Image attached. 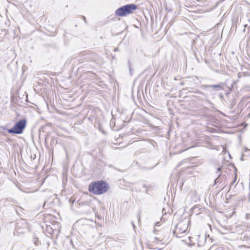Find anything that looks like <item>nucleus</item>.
<instances>
[{"label":"nucleus","mask_w":250,"mask_h":250,"mask_svg":"<svg viewBox=\"0 0 250 250\" xmlns=\"http://www.w3.org/2000/svg\"><path fill=\"white\" fill-rule=\"evenodd\" d=\"M136 8L137 6L135 4H127L117 9L115 11V15L120 17L125 16L132 13V11Z\"/></svg>","instance_id":"obj_2"},{"label":"nucleus","mask_w":250,"mask_h":250,"mask_svg":"<svg viewBox=\"0 0 250 250\" xmlns=\"http://www.w3.org/2000/svg\"><path fill=\"white\" fill-rule=\"evenodd\" d=\"M188 229V223L181 222L176 226L173 233L177 237H181V235L185 233Z\"/></svg>","instance_id":"obj_4"},{"label":"nucleus","mask_w":250,"mask_h":250,"mask_svg":"<svg viewBox=\"0 0 250 250\" xmlns=\"http://www.w3.org/2000/svg\"><path fill=\"white\" fill-rule=\"evenodd\" d=\"M26 120H21L17 123L13 127L7 130L9 133L20 134L22 133L24 128L26 126Z\"/></svg>","instance_id":"obj_3"},{"label":"nucleus","mask_w":250,"mask_h":250,"mask_svg":"<svg viewBox=\"0 0 250 250\" xmlns=\"http://www.w3.org/2000/svg\"><path fill=\"white\" fill-rule=\"evenodd\" d=\"M129 69H130V74L132 75V69L131 68V66L130 65L129 66Z\"/></svg>","instance_id":"obj_6"},{"label":"nucleus","mask_w":250,"mask_h":250,"mask_svg":"<svg viewBox=\"0 0 250 250\" xmlns=\"http://www.w3.org/2000/svg\"><path fill=\"white\" fill-rule=\"evenodd\" d=\"M83 19L84 20V21H86L85 18L84 17H83Z\"/></svg>","instance_id":"obj_7"},{"label":"nucleus","mask_w":250,"mask_h":250,"mask_svg":"<svg viewBox=\"0 0 250 250\" xmlns=\"http://www.w3.org/2000/svg\"><path fill=\"white\" fill-rule=\"evenodd\" d=\"M107 189L106 183L102 181L91 183L88 187L89 192L96 195L102 194L106 192Z\"/></svg>","instance_id":"obj_1"},{"label":"nucleus","mask_w":250,"mask_h":250,"mask_svg":"<svg viewBox=\"0 0 250 250\" xmlns=\"http://www.w3.org/2000/svg\"><path fill=\"white\" fill-rule=\"evenodd\" d=\"M205 87L208 88H218V89L223 90V87L222 84H214V85H207L205 86Z\"/></svg>","instance_id":"obj_5"}]
</instances>
